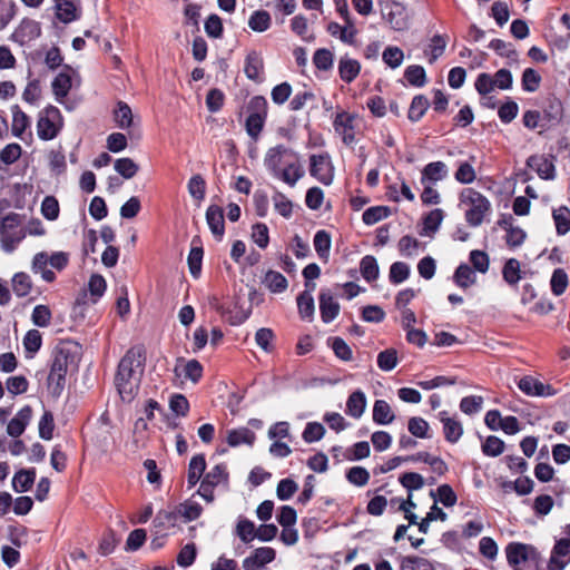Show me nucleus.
<instances>
[{
  "mask_svg": "<svg viewBox=\"0 0 570 570\" xmlns=\"http://www.w3.org/2000/svg\"><path fill=\"white\" fill-rule=\"evenodd\" d=\"M144 355L139 347L130 348L120 360L115 384L122 401L131 402L139 389L144 371Z\"/></svg>",
  "mask_w": 570,
  "mask_h": 570,
  "instance_id": "nucleus-1",
  "label": "nucleus"
},
{
  "mask_svg": "<svg viewBox=\"0 0 570 570\" xmlns=\"http://www.w3.org/2000/svg\"><path fill=\"white\" fill-rule=\"evenodd\" d=\"M76 348V345L71 342H60L52 351V362L48 375V384L57 395L62 392L68 368L75 363Z\"/></svg>",
  "mask_w": 570,
  "mask_h": 570,
  "instance_id": "nucleus-2",
  "label": "nucleus"
},
{
  "mask_svg": "<svg viewBox=\"0 0 570 570\" xmlns=\"http://www.w3.org/2000/svg\"><path fill=\"white\" fill-rule=\"evenodd\" d=\"M466 223L472 227L480 226L491 210L490 200L473 188H465L460 194Z\"/></svg>",
  "mask_w": 570,
  "mask_h": 570,
  "instance_id": "nucleus-3",
  "label": "nucleus"
},
{
  "mask_svg": "<svg viewBox=\"0 0 570 570\" xmlns=\"http://www.w3.org/2000/svg\"><path fill=\"white\" fill-rule=\"evenodd\" d=\"M23 216L18 213H9L0 218V246L7 253H13L27 236L23 228Z\"/></svg>",
  "mask_w": 570,
  "mask_h": 570,
  "instance_id": "nucleus-4",
  "label": "nucleus"
},
{
  "mask_svg": "<svg viewBox=\"0 0 570 570\" xmlns=\"http://www.w3.org/2000/svg\"><path fill=\"white\" fill-rule=\"evenodd\" d=\"M63 126L60 110L55 106L46 107L38 117L37 134L41 140H51L58 136Z\"/></svg>",
  "mask_w": 570,
  "mask_h": 570,
  "instance_id": "nucleus-5",
  "label": "nucleus"
},
{
  "mask_svg": "<svg viewBox=\"0 0 570 570\" xmlns=\"http://www.w3.org/2000/svg\"><path fill=\"white\" fill-rule=\"evenodd\" d=\"M382 14L390 27L395 31H403L409 28V16L406 7L395 0H377Z\"/></svg>",
  "mask_w": 570,
  "mask_h": 570,
  "instance_id": "nucleus-6",
  "label": "nucleus"
},
{
  "mask_svg": "<svg viewBox=\"0 0 570 570\" xmlns=\"http://www.w3.org/2000/svg\"><path fill=\"white\" fill-rule=\"evenodd\" d=\"M228 472L225 464L213 466L204 476L197 493L208 503L214 501V489L220 484H227Z\"/></svg>",
  "mask_w": 570,
  "mask_h": 570,
  "instance_id": "nucleus-7",
  "label": "nucleus"
},
{
  "mask_svg": "<svg viewBox=\"0 0 570 570\" xmlns=\"http://www.w3.org/2000/svg\"><path fill=\"white\" fill-rule=\"evenodd\" d=\"M309 174L320 183L328 186L334 179V167L328 154L312 155L309 157Z\"/></svg>",
  "mask_w": 570,
  "mask_h": 570,
  "instance_id": "nucleus-8",
  "label": "nucleus"
},
{
  "mask_svg": "<svg viewBox=\"0 0 570 570\" xmlns=\"http://www.w3.org/2000/svg\"><path fill=\"white\" fill-rule=\"evenodd\" d=\"M276 557V551L271 547H261L243 560L244 570H262Z\"/></svg>",
  "mask_w": 570,
  "mask_h": 570,
  "instance_id": "nucleus-9",
  "label": "nucleus"
},
{
  "mask_svg": "<svg viewBox=\"0 0 570 570\" xmlns=\"http://www.w3.org/2000/svg\"><path fill=\"white\" fill-rule=\"evenodd\" d=\"M354 120L355 116L346 111L338 112L334 119V129L345 145H352L355 141Z\"/></svg>",
  "mask_w": 570,
  "mask_h": 570,
  "instance_id": "nucleus-10",
  "label": "nucleus"
},
{
  "mask_svg": "<svg viewBox=\"0 0 570 570\" xmlns=\"http://www.w3.org/2000/svg\"><path fill=\"white\" fill-rule=\"evenodd\" d=\"M570 560V539L562 538L558 540L553 547L550 560L548 562L549 570H563Z\"/></svg>",
  "mask_w": 570,
  "mask_h": 570,
  "instance_id": "nucleus-11",
  "label": "nucleus"
},
{
  "mask_svg": "<svg viewBox=\"0 0 570 570\" xmlns=\"http://www.w3.org/2000/svg\"><path fill=\"white\" fill-rule=\"evenodd\" d=\"M498 225L505 230V243L510 248L520 247L525 238L527 233L519 226L514 225L512 216L504 217L498 222Z\"/></svg>",
  "mask_w": 570,
  "mask_h": 570,
  "instance_id": "nucleus-12",
  "label": "nucleus"
},
{
  "mask_svg": "<svg viewBox=\"0 0 570 570\" xmlns=\"http://www.w3.org/2000/svg\"><path fill=\"white\" fill-rule=\"evenodd\" d=\"M518 387L529 396H552L556 391L549 384H543L532 376H523L518 382Z\"/></svg>",
  "mask_w": 570,
  "mask_h": 570,
  "instance_id": "nucleus-13",
  "label": "nucleus"
},
{
  "mask_svg": "<svg viewBox=\"0 0 570 570\" xmlns=\"http://www.w3.org/2000/svg\"><path fill=\"white\" fill-rule=\"evenodd\" d=\"M289 155L295 156V154L284 145L269 148L264 159L266 168L274 175L282 168V165L285 164L284 158Z\"/></svg>",
  "mask_w": 570,
  "mask_h": 570,
  "instance_id": "nucleus-14",
  "label": "nucleus"
},
{
  "mask_svg": "<svg viewBox=\"0 0 570 570\" xmlns=\"http://www.w3.org/2000/svg\"><path fill=\"white\" fill-rule=\"evenodd\" d=\"M439 419L443 423L445 440L450 443H456L463 434L461 422L456 417L450 416L446 411H441Z\"/></svg>",
  "mask_w": 570,
  "mask_h": 570,
  "instance_id": "nucleus-15",
  "label": "nucleus"
},
{
  "mask_svg": "<svg viewBox=\"0 0 570 570\" xmlns=\"http://www.w3.org/2000/svg\"><path fill=\"white\" fill-rule=\"evenodd\" d=\"M505 552L508 562L513 567H518L531 558L534 553V549L524 543H510Z\"/></svg>",
  "mask_w": 570,
  "mask_h": 570,
  "instance_id": "nucleus-16",
  "label": "nucleus"
},
{
  "mask_svg": "<svg viewBox=\"0 0 570 570\" xmlns=\"http://www.w3.org/2000/svg\"><path fill=\"white\" fill-rule=\"evenodd\" d=\"M320 311L324 323L332 322L340 313V304L334 299L330 291L320 294Z\"/></svg>",
  "mask_w": 570,
  "mask_h": 570,
  "instance_id": "nucleus-17",
  "label": "nucleus"
},
{
  "mask_svg": "<svg viewBox=\"0 0 570 570\" xmlns=\"http://www.w3.org/2000/svg\"><path fill=\"white\" fill-rule=\"evenodd\" d=\"M32 416V410L30 406H24L19 410L13 419L7 425V433L12 438L20 436Z\"/></svg>",
  "mask_w": 570,
  "mask_h": 570,
  "instance_id": "nucleus-18",
  "label": "nucleus"
},
{
  "mask_svg": "<svg viewBox=\"0 0 570 570\" xmlns=\"http://www.w3.org/2000/svg\"><path fill=\"white\" fill-rule=\"evenodd\" d=\"M528 166L537 171L542 179H553L556 177V168L553 163L542 155L529 157Z\"/></svg>",
  "mask_w": 570,
  "mask_h": 570,
  "instance_id": "nucleus-19",
  "label": "nucleus"
},
{
  "mask_svg": "<svg viewBox=\"0 0 570 570\" xmlns=\"http://www.w3.org/2000/svg\"><path fill=\"white\" fill-rule=\"evenodd\" d=\"M206 222L214 236L220 239L225 233L224 212L217 205H210L206 210Z\"/></svg>",
  "mask_w": 570,
  "mask_h": 570,
  "instance_id": "nucleus-20",
  "label": "nucleus"
},
{
  "mask_svg": "<svg viewBox=\"0 0 570 570\" xmlns=\"http://www.w3.org/2000/svg\"><path fill=\"white\" fill-rule=\"evenodd\" d=\"M174 372L177 376L183 375L193 383H197L203 375V366L197 360H189L187 362L179 360Z\"/></svg>",
  "mask_w": 570,
  "mask_h": 570,
  "instance_id": "nucleus-21",
  "label": "nucleus"
},
{
  "mask_svg": "<svg viewBox=\"0 0 570 570\" xmlns=\"http://www.w3.org/2000/svg\"><path fill=\"white\" fill-rule=\"evenodd\" d=\"M345 24L341 26L337 22H330L327 31L333 37H338L343 42L352 45L354 42L357 30L354 26L353 19L344 20Z\"/></svg>",
  "mask_w": 570,
  "mask_h": 570,
  "instance_id": "nucleus-22",
  "label": "nucleus"
},
{
  "mask_svg": "<svg viewBox=\"0 0 570 570\" xmlns=\"http://www.w3.org/2000/svg\"><path fill=\"white\" fill-rule=\"evenodd\" d=\"M449 169L443 161H433L422 169L421 183L435 184L448 176Z\"/></svg>",
  "mask_w": 570,
  "mask_h": 570,
  "instance_id": "nucleus-23",
  "label": "nucleus"
},
{
  "mask_svg": "<svg viewBox=\"0 0 570 570\" xmlns=\"http://www.w3.org/2000/svg\"><path fill=\"white\" fill-rule=\"evenodd\" d=\"M57 18L69 23L79 17L78 4L73 0H53Z\"/></svg>",
  "mask_w": 570,
  "mask_h": 570,
  "instance_id": "nucleus-24",
  "label": "nucleus"
},
{
  "mask_svg": "<svg viewBox=\"0 0 570 570\" xmlns=\"http://www.w3.org/2000/svg\"><path fill=\"white\" fill-rule=\"evenodd\" d=\"M273 176L293 187L304 176V169L298 161H293L286 164L285 168H281Z\"/></svg>",
  "mask_w": 570,
  "mask_h": 570,
  "instance_id": "nucleus-25",
  "label": "nucleus"
},
{
  "mask_svg": "<svg viewBox=\"0 0 570 570\" xmlns=\"http://www.w3.org/2000/svg\"><path fill=\"white\" fill-rule=\"evenodd\" d=\"M360 72L361 63L356 59H353L348 56H344L340 59L338 73L344 82H352L354 79H356Z\"/></svg>",
  "mask_w": 570,
  "mask_h": 570,
  "instance_id": "nucleus-26",
  "label": "nucleus"
},
{
  "mask_svg": "<svg viewBox=\"0 0 570 570\" xmlns=\"http://www.w3.org/2000/svg\"><path fill=\"white\" fill-rule=\"evenodd\" d=\"M263 70H264V62H263L262 56L256 51L249 52L246 57L245 67H244V71H245L247 78L255 80V81H261L262 76H263Z\"/></svg>",
  "mask_w": 570,
  "mask_h": 570,
  "instance_id": "nucleus-27",
  "label": "nucleus"
},
{
  "mask_svg": "<svg viewBox=\"0 0 570 570\" xmlns=\"http://www.w3.org/2000/svg\"><path fill=\"white\" fill-rule=\"evenodd\" d=\"M11 134L17 138L23 139V134L30 127V118L18 105L11 107Z\"/></svg>",
  "mask_w": 570,
  "mask_h": 570,
  "instance_id": "nucleus-28",
  "label": "nucleus"
},
{
  "mask_svg": "<svg viewBox=\"0 0 570 570\" xmlns=\"http://www.w3.org/2000/svg\"><path fill=\"white\" fill-rule=\"evenodd\" d=\"M49 255L46 252L37 253L31 262V271L35 274H40L45 282L51 283L56 279V275L52 271L48 269Z\"/></svg>",
  "mask_w": 570,
  "mask_h": 570,
  "instance_id": "nucleus-29",
  "label": "nucleus"
},
{
  "mask_svg": "<svg viewBox=\"0 0 570 570\" xmlns=\"http://www.w3.org/2000/svg\"><path fill=\"white\" fill-rule=\"evenodd\" d=\"M305 286L307 287V291L298 295L297 307L301 317L311 318L315 309L314 299L311 292L315 289L316 285L314 283L307 282Z\"/></svg>",
  "mask_w": 570,
  "mask_h": 570,
  "instance_id": "nucleus-30",
  "label": "nucleus"
},
{
  "mask_svg": "<svg viewBox=\"0 0 570 570\" xmlns=\"http://www.w3.org/2000/svg\"><path fill=\"white\" fill-rule=\"evenodd\" d=\"M366 407V397L362 391L353 392L346 402V413L354 417L360 419Z\"/></svg>",
  "mask_w": 570,
  "mask_h": 570,
  "instance_id": "nucleus-31",
  "label": "nucleus"
},
{
  "mask_svg": "<svg viewBox=\"0 0 570 570\" xmlns=\"http://www.w3.org/2000/svg\"><path fill=\"white\" fill-rule=\"evenodd\" d=\"M395 415L390 404L384 400H376L373 405V421L380 425L392 423Z\"/></svg>",
  "mask_w": 570,
  "mask_h": 570,
  "instance_id": "nucleus-32",
  "label": "nucleus"
},
{
  "mask_svg": "<svg viewBox=\"0 0 570 570\" xmlns=\"http://www.w3.org/2000/svg\"><path fill=\"white\" fill-rule=\"evenodd\" d=\"M114 118L119 128L128 129L135 127V117L131 108L122 101H119L114 111Z\"/></svg>",
  "mask_w": 570,
  "mask_h": 570,
  "instance_id": "nucleus-33",
  "label": "nucleus"
},
{
  "mask_svg": "<svg viewBox=\"0 0 570 570\" xmlns=\"http://www.w3.org/2000/svg\"><path fill=\"white\" fill-rule=\"evenodd\" d=\"M446 39L441 35L432 37L430 43L424 50V55L428 58L429 63H434L445 51Z\"/></svg>",
  "mask_w": 570,
  "mask_h": 570,
  "instance_id": "nucleus-34",
  "label": "nucleus"
},
{
  "mask_svg": "<svg viewBox=\"0 0 570 570\" xmlns=\"http://www.w3.org/2000/svg\"><path fill=\"white\" fill-rule=\"evenodd\" d=\"M35 479L36 471L33 469L20 470L12 479V488L18 493L27 492L32 487Z\"/></svg>",
  "mask_w": 570,
  "mask_h": 570,
  "instance_id": "nucleus-35",
  "label": "nucleus"
},
{
  "mask_svg": "<svg viewBox=\"0 0 570 570\" xmlns=\"http://www.w3.org/2000/svg\"><path fill=\"white\" fill-rule=\"evenodd\" d=\"M255 439V433L247 428L230 430L227 434V443L230 446H238L242 444L252 445Z\"/></svg>",
  "mask_w": 570,
  "mask_h": 570,
  "instance_id": "nucleus-36",
  "label": "nucleus"
},
{
  "mask_svg": "<svg viewBox=\"0 0 570 570\" xmlns=\"http://www.w3.org/2000/svg\"><path fill=\"white\" fill-rule=\"evenodd\" d=\"M205 469L206 461L204 455L199 454L191 458L187 476L189 487H195L199 482Z\"/></svg>",
  "mask_w": 570,
  "mask_h": 570,
  "instance_id": "nucleus-37",
  "label": "nucleus"
},
{
  "mask_svg": "<svg viewBox=\"0 0 570 570\" xmlns=\"http://www.w3.org/2000/svg\"><path fill=\"white\" fill-rule=\"evenodd\" d=\"M52 91L58 102H62L71 88V78L66 72H60L52 81Z\"/></svg>",
  "mask_w": 570,
  "mask_h": 570,
  "instance_id": "nucleus-38",
  "label": "nucleus"
},
{
  "mask_svg": "<svg viewBox=\"0 0 570 570\" xmlns=\"http://www.w3.org/2000/svg\"><path fill=\"white\" fill-rule=\"evenodd\" d=\"M263 283L273 293H282L288 286L286 277L276 271H268L265 274Z\"/></svg>",
  "mask_w": 570,
  "mask_h": 570,
  "instance_id": "nucleus-39",
  "label": "nucleus"
},
{
  "mask_svg": "<svg viewBox=\"0 0 570 570\" xmlns=\"http://www.w3.org/2000/svg\"><path fill=\"white\" fill-rule=\"evenodd\" d=\"M11 285L14 294L19 297L27 296L32 288V282L27 273H16L11 279Z\"/></svg>",
  "mask_w": 570,
  "mask_h": 570,
  "instance_id": "nucleus-40",
  "label": "nucleus"
},
{
  "mask_svg": "<svg viewBox=\"0 0 570 570\" xmlns=\"http://www.w3.org/2000/svg\"><path fill=\"white\" fill-rule=\"evenodd\" d=\"M272 23L271 14L265 10H256L248 19L249 28L255 32L266 31Z\"/></svg>",
  "mask_w": 570,
  "mask_h": 570,
  "instance_id": "nucleus-41",
  "label": "nucleus"
},
{
  "mask_svg": "<svg viewBox=\"0 0 570 570\" xmlns=\"http://www.w3.org/2000/svg\"><path fill=\"white\" fill-rule=\"evenodd\" d=\"M189 195L194 200L200 203L205 198L206 194V181L202 175L196 174L190 177L187 184Z\"/></svg>",
  "mask_w": 570,
  "mask_h": 570,
  "instance_id": "nucleus-42",
  "label": "nucleus"
},
{
  "mask_svg": "<svg viewBox=\"0 0 570 570\" xmlns=\"http://www.w3.org/2000/svg\"><path fill=\"white\" fill-rule=\"evenodd\" d=\"M552 216L558 235H566L570 230V209L561 206L553 210Z\"/></svg>",
  "mask_w": 570,
  "mask_h": 570,
  "instance_id": "nucleus-43",
  "label": "nucleus"
},
{
  "mask_svg": "<svg viewBox=\"0 0 570 570\" xmlns=\"http://www.w3.org/2000/svg\"><path fill=\"white\" fill-rule=\"evenodd\" d=\"M401 570H433L434 567L431 561L425 558L416 556H407L402 558L400 563Z\"/></svg>",
  "mask_w": 570,
  "mask_h": 570,
  "instance_id": "nucleus-44",
  "label": "nucleus"
},
{
  "mask_svg": "<svg viewBox=\"0 0 570 570\" xmlns=\"http://www.w3.org/2000/svg\"><path fill=\"white\" fill-rule=\"evenodd\" d=\"M399 364V355L395 348H386L377 355V366L384 372H390Z\"/></svg>",
  "mask_w": 570,
  "mask_h": 570,
  "instance_id": "nucleus-45",
  "label": "nucleus"
},
{
  "mask_svg": "<svg viewBox=\"0 0 570 570\" xmlns=\"http://www.w3.org/2000/svg\"><path fill=\"white\" fill-rule=\"evenodd\" d=\"M236 534L244 543H249L257 538V529L253 521L240 518L236 525Z\"/></svg>",
  "mask_w": 570,
  "mask_h": 570,
  "instance_id": "nucleus-46",
  "label": "nucleus"
},
{
  "mask_svg": "<svg viewBox=\"0 0 570 570\" xmlns=\"http://www.w3.org/2000/svg\"><path fill=\"white\" fill-rule=\"evenodd\" d=\"M42 344V336L38 330H29L23 337V347L28 357L33 355L40 350Z\"/></svg>",
  "mask_w": 570,
  "mask_h": 570,
  "instance_id": "nucleus-47",
  "label": "nucleus"
},
{
  "mask_svg": "<svg viewBox=\"0 0 570 570\" xmlns=\"http://www.w3.org/2000/svg\"><path fill=\"white\" fill-rule=\"evenodd\" d=\"M177 520V513L171 511H159L154 521L153 525L156 533H161L164 530L175 527Z\"/></svg>",
  "mask_w": 570,
  "mask_h": 570,
  "instance_id": "nucleus-48",
  "label": "nucleus"
},
{
  "mask_svg": "<svg viewBox=\"0 0 570 570\" xmlns=\"http://www.w3.org/2000/svg\"><path fill=\"white\" fill-rule=\"evenodd\" d=\"M430 495L436 501L438 500L445 507H453L458 501V497L453 489L449 484L440 485L436 491H431Z\"/></svg>",
  "mask_w": 570,
  "mask_h": 570,
  "instance_id": "nucleus-49",
  "label": "nucleus"
},
{
  "mask_svg": "<svg viewBox=\"0 0 570 570\" xmlns=\"http://www.w3.org/2000/svg\"><path fill=\"white\" fill-rule=\"evenodd\" d=\"M314 247L320 258L327 261L331 249V236L326 230H318L315 234Z\"/></svg>",
  "mask_w": 570,
  "mask_h": 570,
  "instance_id": "nucleus-50",
  "label": "nucleus"
},
{
  "mask_svg": "<svg viewBox=\"0 0 570 570\" xmlns=\"http://www.w3.org/2000/svg\"><path fill=\"white\" fill-rule=\"evenodd\" d=\"M274 209L284 218H289L293 214V203L281 191H275L272 196Z\"/></svg>",
  "mask_w": 570,
  "mask_h": 570,
  "instance_id": "nucleus-51",
  "label": "nucleus"
},
{
  "mask_svg": "<svg viewBox=\"0 0 570 570\" xmlns=\"http://www.w3.org/2000/svg\"><path fill=\"white\" fill-rule=\"evenodd\" d=\"M568 284V275L564 272V269H554L550 279L551 292L553 293V295H562L566 292Z\"/></svg>",
  "mask_w": 570,
  "mask_h": 570,
  "instance_id": "nucleus-52",
  "label": "nucleus"
},
{
  "mask_svg": "<svg viewBox=\"0 0 570 570\" xmlns=\"http://www.w3.org/2000/svg\"><path fill=\"white\" fill-rule=\"evenodd\" d=\"M404 78L407 82L415 87H423L426 82V73L422 66L412 65L404 71Z\"/></svg>",
  "mask_w": 570,
  "mask_h": 570,
  "instance_id": "nucleus-53",
  "label": "nucleus"
},
{
  "mask_svg": "<svg viewBox=\"0 0 570 570\" xmlns=\"http://www.w3.org/2000/svg\"><path fill=\"white\" fill-rule=\"evenodd\" d=\"M362 276L367 281L372 282L379 277V265L375 257L367 255L364 256L360 264Z\"/></svg>",
  "mask_w": 570,
  "mask_h": 570,
  "instance_id": "nucleus-54",
  "label": "nucleus"
},
{
  "mask_svg": "<svg viewBox=\"0 0 570 570\" xmlns=\"http://www.w3.org/2000/svg\"><path fill=\"white\" fill-rule=\"evenodd\" d=\"M115 170L125 179L132 178L139 170L138 165L131 158H119L115 161Z\"/></svg>",
  "mask_w": 570,
  "mask_h": 570,
  "instance_id": "nucleus-55",
  "label": "nucleus"
},
{
  "mask_svg": "<svg viewBox=\"0 0 570 570\" xmlns=\"http://www.w3.org/2000/svg\"><path fill=\"white\" fill-rule=\"evenodd\" d=\"M454 282L458 286L466 288L475 283V274L465 264L460 265L454 273Z\"/></svg>",
  "mask_w": 570,
  "mask_h": 570,
  "instance_id": "nucleus-56",
  "label": "nucleus"
},
{
  "mask_svg": "<svg viewBox=\"0 0 570 570\" xmlns=\"http://www.w3.org/2000/svg\"><path fill=\"white\" fill-rule=\"evenodd\" d=\"M456 181L463 185L471 184L475 180L476 174L470 161H462L459 164L458 170L454 174Z\"/></svg>",
  "mask_w": 570,
  "mask_h": 570,
  "instance_id": "nucleus-57",
  "label": "nucleus"
},
{
  "mask_svg": "<svg viewBox=\"0 0 570 570\" xmlns=\"http://www.w3.org/2000/svg\"><path fill=\"white\" fill-rule=\"evenodd\" d=\"M503 278L510 285H515L520 278V263L515 258H510L503 266L502 271Z\"/></svg>",
  "mask_w": 570,
  "mask_h": 570,
  "instance_id": "nucleus-58",
  "label": "nucleus"
},
{
  "mask_svg": "<svg viewBox=\"0 0 570 570\" xmlns=\"http://www.w3.org/2000/svg\"><path fill=\"white\" fill-rule=\"evenodd\" d=\"M444 219V212L441 208L431 210L423 220V229L426 234L434 233L439 229Z\"/></svg>",
  "mask_w": 570,
  "mask_h": 570,
  "instance_id": "nucleus-59",
  "label": "nucleus"
},
{
  "mask_svg": "<svg viewBox=\"0 0 570 570\" xmlns=\"http://www.w3.org/2000/svg\"><path fill=\"white\" fill-rule=\"evenodd\" d=\"M429 107V100L424 96H415L409 109V118L412 121L420 120Z\"/></svg>",
  "mask_w": 570,
  "mask_h": 570,
  "instance_id": "nucleus-60",
  "label": "nucleus"
},
{
  "mask_svg": "<svg viewBox=\"0 0 570 570\" xmlns=\"http://www.w3.org/2000/svg\"><path fill=\"white\" fill-rule=\"evenodd\" d=\"M409 432L420 439H426L429 438V430L430 425L429 423L419 416L411 417L407 423Z\"/></svg>",
  "mask_w": 570,
  "mask_h": 570,
  "instance_id": "nucleus-61",
  "label": "nucleus"
},
{
  "mask_svg": "<svg viewBox=\"0 0 570 570\" xmlns=\"http://www.w3.org/2000/svg\"><path fill=\"white\" fill-rule=\"evenodd\" d=\"M325 428L318 422H309L306 424L302 438L306 443H314L323 439Z\"/></svg>",
  "mask_w": 570,
  "mask_h": 570,
  "instance_id": "nucleus-62",
  "label": "nucleus"
},
{
  "mask_svg": "<svg viewBox=\"0 0 570 570\" xmlns=\"http://www.w3.org/2000/svg\"><path fill=\"white\" fill-rule=\"evenodd\" d=\"M410 276V266L403 262H395L390 267L389 278L393 284H400Z\"/></svg>",
  "mask_w": 570,
  "mask_h": 570,
  "instance_id": "nucleus-63",
  "label": "nucleus"
},
{
  "mask_svg": "<svg viewBox=\"0 0 570 570\" xmlns=\"http://www.w3.org/2000/svg\"><path fill=\"white\" fill-rule=\"evenodd\" d=\"M383 61L392 69L399 68L404 59V53L399 47H387L382 55Z\"/></svg>",
  "mask_w": 570,
  "mask_h": 570,
  "instance_id": "nucleus-64",
  "label": "nucleus"
}]
</instances>
